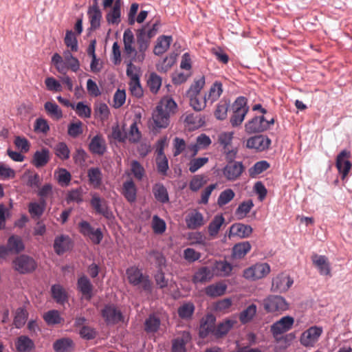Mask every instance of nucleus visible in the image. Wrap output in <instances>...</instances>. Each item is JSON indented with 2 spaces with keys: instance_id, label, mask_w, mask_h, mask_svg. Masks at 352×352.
Returning a JSON list of instances; mask_svg holds the SVG:
<instances>
[{
  "instance_id": "49",
  "label": "nucleus",
  "mask_w": 352,
  "mask_h": 352,
  "mask_svg": "<svg viewBox=\"0 0 352 352\" xmlns=\"http://www.w3.org/2000/svg\"><path fill=\"white\" fill-rule=\"evenodd\" d=\"M54 153L62 160H67L70 157V150L67 144L63 142H58L54 146Z\"/></svg>"
},
{
  "instance_id": "33",
  "label": "nucleus",
  "mask_w": 352,
  "mask_h": 352,
  "mask_svg": "<svg viewBox=\"0 0 352 352\" xmlns=\"http://www.w3.org/2000/svg\"><path fill=\"white\" fill-rule=\"evenodd\" d=\"M89 182L94 188H98L102 184V173L98 167H91L87 170Z\"/></svg>"
},
{
  "instance_id": "41",
  "label": "nucleus",
  "mask_w": 352,
  "mask_h": 352,
  "mask_svg": "<svg viewBox=\"0 0 352 352\" xmlns=\"http://www.w3.org/2000/svg\"><path fill=\"white\" fill-rule=\"evenodd\" d=\"M257 311L256 305L254 304L250 305L239 314L240 322L245 324L250 322L255 316Z\"/></svg>"
},
{
  "instance_id": "9",
  "label": "nucleus",
  "mask_w": 352,
  "mask_h": 352,
  "mask_svg": "<svg viewBox=\"0 0 352 352\" xmlns=\"http://www.w3.org/2000/svg\"><path fill=\"white\" fill-rule=\"evenodd\" d=\"M13 267L20 274H28L33 272L37 267L35 260L27 255H20L13 260Z\"/></svg>"
},
{
  "instance_id": "28",
  "label": "nucleus",
  "mask_w": 352,
  "mask_h": 352,
  "mask_svg": "<svg viewBox=\"0 0 352 352\" xmlns=\"http://www.w3.org/2000/svg\"><path fill=\"white\" fill-rule=\"evenodd\" d=\"M15 347L18 352H31L35 348V344L28 336H20L15 342Z\"/></svg>"
},
{
  "instance_id": "44",
  "label": "nucleus",
  "mask_w": 352,
  "mask_h": 352,
  "mask_svg": "<svg viewBox=\"0 0 352 352\" xmlns=\"http://www.w3.org/2000/svg\"><path fill=\"white\" fill-rule=\"evenodd\" d=\"M254 206L252 199L241 202L235 211V215L238 219H244Z\"/></svg>"
},
{
  "instance_id": "3",
  "label": "nucleus",
  "mask_w": 352,
  "mask_h": 352,
  "mask_svg": "<svg viewBox=\"0 0 352 352\" xmlns=\"http://www.w3.org/2000/svg\"><path fill=\"white\" fill-rule=\"evenodd\" d=\"M126 274L129 283L133 286L141 285L143 290L151 292L152 290V284L148 276L144 275L142 270L136 266L129 267Z\"/></svg>"
},
{
  "instance_id": "16",
  "label": "nucleus",
  "mask_w": 352,
  "mask_h": 352,
  "mask_svg": "<svg viewBox=\"0 0 352 352\" xmlns=\"http://www.w3.org/2000/svg\"><path fill=\"white\" fill-rule=\"evenodd\" d=\"M271 140L267 136L258 135L248 139L246 146L256 151H263L269 148Z\"/></svg>"
},
{
  "instance_id": "37",
  "label": "nucleus",
  "mask_w": 352,
  "mask_h": 352,
  "mask_svg": "<svg viewBox=\"0 0 352 352\" xmlns=\"http://www.w3.org/2000/svg\"><path fill=\"white\" fill-rule=\"evenodd\" d=\"M69 238L67 236L60 235L56 237L54 243V250L58 255L64 254L69 249Z\"/></svg>"
},
{
  "instance_id": "38",
  "label": "nucleus",
  "mask_w": 352,
  "mask_h": 352,
  "mask_svg": "<svg viewBox=\"0 0 352 352\" xmlns=\"http://www.w3.org/2000/svg\"><path fill=\"white\" fill-rule=\"evenodd\" d=\"M160 318L154 314H151L144 322V331L147 333H156L160 329Z\"/></svg>"
},
{
  "instance_id": "25",
  "label": "nucleus",
  "mask_w": 352,
  "mask_h": 352,
  "mask_svg": "<svg viewBox=\"0 0 352 352\" xmlns=\"http://www.w3.org/2000/svg\"><path fill=\"white\" fill-rule=\"evenodd\" d=\"M51 294L56 303L64 305L68 301V294L60 284H54L51 287Z\"/></svg>"
},
{
  "instance_id": "6",
  "label": "nucleus",
  "mask_w": 352,
  "mask_h": 352,
  "mask_svg": "<svg viewBox=\"0 0 352 352\" xmlns=\"http://www.w3.org/2000/svg\"><path fill=\"white\" fill-rule=\"evenodd\" d=\"M270 270L268 263H257L243 271V277L248 280H256L265 277Z\"/></svg>"
},
{
  "instance_id": "12",
  "label": "nucleus",
  "mask_w": 352,
  "mask_h": 352,
  "mask_svg": "<svg viewBox=\"0 0 352 352\" xmlns=\"http://www.w3.org/2000/svg\"><path fill=\"white\" fill-rule=\"evenodd\" d=\"M267 130V120L263 115L254 116L245 124V131L248 134L259 133Z\"/></svg>"
},
{
  "instance_id": "55",
  "label": "nucleus",
  "mask_w": 352,
  "mask_h": 352,
  "mask_svg": "<svg viewBox=\"0 0 352 352\" xmlns=\"http://www.w3.org/2000/svg\"><path fill=\"white\" fill-rule=\"evenodd\" d=\"M156 166L157 172L162 176L167 175V171L169 168L168 160L166 155L156 156Z\"/></svg>"
},
{
  "instance_id": "50",
  "label": "nucleus",
  "mask_w": 352,
  "mask_h": 352,
  "mask_svg": "<svg viewBox=\"0 0 352 352\" xmlns=\"http://www.w3.org/2000/svg\"><path fill=\"white\" fill-rule=\"evenodd\" d=\"M195 311V305L192 302H186L181 305L177 310L179 316L182 319H189Z\"/></svg>"
},
{
  "instance_id": "30",
  "label": "nucleus",
  "mask_w": 352,
  "mask_h": 352,
  "mask_svg": "<svg viewBox=\"0 0 352 352\" xmlns=\"http://www.w3.org/2000/svg\"><path fill=\"white\" fill-rule=\"evenodd\" d=\"M77 287L86 299L90 300L92 298L93 285L86 276H82L78 279Z\"/></svg>"
},
{
  "instance_id": "61",
  "label": "nucleus",
  "mask_w": 352,
  "mask_h": 352,
  "mask_svg": "<svg viewBox=\"0 0 352 352\" xmlns=\"http://www.w3.org/2000/svg\"><path fill=\"white\" fill-rule=\"evenodd\" d=\"M76 114L81 118H89L91 115V108L83 102H78L74 105Z\"/></svg>"
},
{
  "instance_id": "27",
  "label": "nucleus",
  "mask_w": 352,
  "mask_h": 352,
  "mask_svg": "<svg viewBox=\"0 0 352 352\" xmlns=\"http://www.w3.org/2000/svg\"><path fill=\"white\" fill-rule=\"evenodd\" d=\"M153 194L155 199L161 204L169 202V195L167 188L160 182L155 184L152 188Z\"/></svg>"
},
{
  "instance_id": "4",
  "label": "nucleus",
  "mask_w": 352,
  "mask_h": 352,
  "mask_svg": "<svg viewBox=\"0 0 352 352\" xmlns=\"http://www.w3.org/2000/svg\"><path fill=\"white\" fill-rule=\"evenodd\" d=\"M263 308L267 313L281 314L289 309V303L281 296L270 295L263 300Z\"/></svg>"
},
{
  "instance_id": "7",
  "label": "nucleus",
  "mask_w": 352,
  "mask_h": 352,
  "mask_svg": "<svg viewBox=\"0 0 352 352\" xmlns=\"http://www.w3.org/2000/svg\"><path fill=\"white\" fill-rule=\"evenodd\" d=\"M100 313L107 325H114L124 320L122 311L113 304L105 305Z\"/></svg>"
},
{
  "instance_id": "19",
  "label": "nucleus",
  "mask_w": 352,
  "mask_h": 352,
  "mask_svg": "<svg viewBox=\"0 0 352 352\" xmlns=\"http://www.w3.org/2000/svg\"><path fill=\"white\" fill-rule=\"evenodd\" d=\"M136 37L138 50L142 54L141 60H142L144 58V52L147 50L151 40L149 36L146 34L145 26L138 30Z\"/></svg>"
},
{
  "instance_id": "29",
  "label": "nucleus",
  "mask_w": 352,
  "mask_h": 352,
  "mask_svg": "<svg viewBox=\"0 0 352 352\" xmlns=\"http://www.w3.org/2000/svg\"><path fill=\"white\" fill-rule=\"evenodd\" d=\"M173 41L172 36L162 35L157 38L153 52L155 55L160 56L166 52Z\"/></svg>"
},
{
  "instance_id": "34",
  "label": "nucleus",
  "mask_w": 352,
  "mask_h": 352,
  "mask_svg": "<svg viewBox=\"0 0 352 352\" xmlns=\"http://www.w3.org/2000/svg\"><path fill=\"white\" fill-rule=\"evenodd\" d=\"M91 28L96 30L100 26L102 19V12L99 8L89 7L87 11Z\"/></svg>"
},
{
  "instance_id": "48",
  "label": "nucleus",
  "mask_w": 352,
  "mask_h": 352,
  "mask_svg": "<svg viewBox=\"0 0 352 352\" xmlns=\"http://www.w3.org/2000/svg\"><path fill=\"white\" fill-rule=\"evenodd\" d=\"M83 124L81 121L77 120L70 122L67 126V134L72 138H77L83 133Z\"/></svg>"
},
{
  "instance_id": "35",
  "label": "nucleus",
  "mask_w": 352,
  "mask_h": 352,
  "mask_svg": "<svg viewBox=\"0 0 352 352\" xmlns=\"http://www.w3.org/2000/svg\"><path fill=\"white\" fill-rule=\"evenodd\" d=\"M7 246L10 252L14 254H18L25 248L21 238L17 235H12L8 238Z\"/></svg>"
},
{
  "instance_id": "60",
  "label": "nucleus",
  "mask_w": 352,
  "mask_h": 352,
  "mask_svg": "<svg viewBox=\"0 0 352 352\" xmlns=\"http://www.w3.org/2000/svg\"><path fill=\"white\" fill-rule=\"evenodd\" d=\"M65 44L67 47H69L72 52L78 51V41L75 34L72 30H67L66 32Z\"/></svg>"
},
{
  "instance_id": "8",
  "label": "nucleus",
  "mask_w": 352,
  "mask_h": 352,
  "mask_svg": "<svg viewBox=\"0 0 352 352\" xmlns=\"http://www.w3.org/2000/svg\"><path fill=\"white\" fill-rule=\"evenodd\" d=\"M79 232L85 237L91 240V241L96 245L101 243L103 239V234L101 228H98L95 229L87 221L82 220L78 223Z\"/></svg>"
},
{
  "instance_id": "53",
  "label": "nucleus",
  "mask_w": 352,
  "mask_h": 352,
  "mask_svg": "<svg viewBox=\"0 0 352 352\" xmlns=\"http://www.w3.org/2000/svg\"><path fill=\"white\" fill-rule=\"evenodd\" d=\"M43 319L48 325L58 324L62 320L59 312L55 309L46 312L43 316Z\"/></svg>"
},
{
  "instance_id": "20",
  "label": "nucleus",
  "mask_w": 352,
  "mask_h": 352,
  "mask_svg": "<svg viewBox=\"0 0 352 352\" xmlns=\"http://www.w3.org/2000/svg\"><path fill=\"white\" fill-rule=\"evenodd\" d=\"M75 343L70 338H62L53 343V349L55 352H74Z\"/></svg>"
},
{
  "instance_id": "11",
  "label": "nucleus",
  "mask_w": 352,
  "mask_h": 352,
  "mask_svg": "<svg viewBox=\"0 0 352 352\" xmlns=\"http://www.w3.org/2000/svg\"><path fill=\"white\" fill-rule=\"evenodd\" d=\"M90 204L97 214L102 215L107 219H111L113 217V213L109 208L106 200L100 197L97 193L91 195Z\"/></svg>"
},
{
  "instance_id": "51",
  "label": "nucleus",
  "mask_w": 352,
  "mask_h": 352,
  "mask_svg": "<svg viewBox=\"0 0 352 352\" xmlns=\"http://www.w3.org/2000/svg\"><path fill=\"white\" fill-rule=\"evenodd\" d=\"M78 333L80 337L85 340H94L98 335L96 329L89 325L82 327Z\"/></svg>"
},
{
  "instance_id": "32",
  "label": "nucleus",
  "mask_w": 352,
  "mask_h": 352,
  "mask_svg": "<svg viewBox=\"0 0 352 352\" xmlns=\"http://www.w3.org/2000/svg\"><path fill=\"white\" fill-rule=\"evenodd\" d=\"M249 241H243L235 244L232 248V256L235 259L243 258L251 250Z\"/></svg>"
},
{
  "instance_id": "58",
  "label": "nucleus",
  "mask_w": 352,
  "mask_h": 352,
  "mask_svg": "<svg viewBox=\"0 0 352 352\" xmlns=\"http://www.w3.org/2000/svg\"><path fill=\"white\" fill-rule=\"evenodd\" d=\"M205 85V77L201 76L199 79L195 80L194 82L190 85L189 89L187 91V96H198L204 87Z\"/></svg>"
},
{
  "instance_id": "62",
  "label": "nucleus",
  "mask_w": 352,
  "mask_h": 352,
  "mask_svg": "<svg viewBox=\"0 0 352 352\" xmlns=\"http://www.w3.org/2000/svg\"><path fill=\"white\" fill-rule=\"evenodd\" d=\"M53 195V186L52 184L47 183L45 184L43 186H41L37 191V195L39 197V200L44 202H46L47 198L52 196Z\"/></svg>"
},
{
  "instance_id": "13",
  "label": "nucleus",
  "mask_w": 352,
  "mask_h": 352,
  "mask_svg": "<svg viewBox=\"0 0 352 352\" xmlns=\"http://www.w3.org/2000/svg\"><path fill=\"white\" fill-rule=\"evenodd\" d=\"M245 170L242 162L228 163L222 170L223 176L228 181H235L240 177Z\"/></svg>"
},
{
  "instance_id": "1",
  "label": "nucleus",
  "mask_w": 352,
  "mask_h": 352,
  "mask_svg": "<svg viewBox=\"0 0 352 352\" xmlns=\"http://www.w3.org/2000/svg\"><path fill=\"white\" fill-rule=\"evenodd\" d=\"M177 107L175 100L168 96L162 98L153 111L152 118L156 128H166L169 124V118Z\"/></svg>"
},
{
  "instance_id": "2",
  "label": "nucleus",
  "mask_w": 352,
  "mask_h": 352,
  "mask_svg": "<svg viewBox=\"0 0 352 352\" xmlns=\"http://www.w3.org/2000/svg\"><path fill=\"white\" fill-rule=\"evenodd\" d=\"M249 111L248 100L243 96L236 98L231 106L230 122L233 127L240 126Z\"/></svg>"
},
{
  "instance_id": "17",
  "label": "nucleus",
  "mask_w": 352,
  "mask_h": 352,
  "mask_svg": "<svg viewBox=\"0 0 352 352\" xmlns=\"http://www.w3.org/2000/svg\"><path fill=\"white\" fill-rule=\"evenodd\" d=\"M50 160V152L48 148H43L36 151L32 157L31 163L36 168L45 166Z\"/></svg>"
},
{
  "instance_id": "14",
  "label": "nucleus",
  "mask_w": 352,
  "mask_h": 352,
  "mask_svg": "<svg viewBox=\"0 0 352 352\" xmlns=\"http://www.w3.org/2000/svg\"><path fill=\"white\" fill-rule=\"evenodd\" d=\"M294 280L288 275L281 273L272 279L271 290L273 292H285L293 285Z\"/></svg>"
},
{
  "instance_id": "57",
  "label": "nucleus",
  "mask_w": 352,
  "mask_h": 352,
  "mask_svg": "<svg viewBox=\"0 0 352 352\" xmlns=\"http://www.w3.org/2000/svg\"><path fill=\"white\" fill-rule=\"evenodd\" d=\"M131 171L134 177L138 180H142L145 175V169L143 166L137 160H133L131 162Z\"/></svg>"
},
{
  "instance_id": "10",
  "label": "nucleus",
  "mask_w": 352,
  "mask_h": 352,
  "mask_svg": "<svg viewBox=\"0 0 352 352\" xmlns=\"http://www.w3.org/2000/svg\"><path fill=\"white\" fill-rule=\"evenodd\" d=\"M294 321V318L292 316H285L274 322L270 327V331L273 337L276 338L278 336L291 330Z\"/></svg>"
},
{
  "instance_id": "18",
  "label": "nucleus",
  "mask_w": 352,
  "mask_h": 352,
  "mask_svg": "<svg viewBox=\"0 0 352 352\" xmlns=\"http://www.w3.org/2000/svg\"><path fill=\"white\" fill-rule=\"evenodd\" d=\"M314 265L318 268L320 275H329L331 267L327 256L324 255L314 254L311 256Z\"/></svg>"
},
{
  "instance_id": "45",
  "label": "nucleus",
  "mask_w": 352,
  "mask_h": 352,
  "mask_svg": "<svg viewBox=\"0 0 352 352\" xmlns=\"http://www.w3.org/2000/svg\"><path fill=\"white\" fill-rule=\"evenodd\" d=\"M225 219L222 214L214 216L208 227L209 234L211 236L217 235Z\"/></svg>"
},
{
  "instance_id": "54",
  "label": "nucleus",
  "mask_w": 352,
  "mask_h": 352,
  "mask_svg": "<svg viewBox=\"0 0 352 352\" xmlns=\"http://www.w3.org/2000/svg\"><path fill=\"white\" fill-rule=\"evenodd\" d=\"M147 83L151 91L156 94L162 85V78L153 72L150 74Z\"/></svg>"
},
{
  "instance_id": "42",
  "label": "nucleus",
  "mask_w": 352,
  "mask_h": 352,
  "mask_svg": "<svg viewBox=\"0 0 352 352\" xmlns=\"http://www.w3.org/2000/svg\"><path fill=\"white\" fill-rule=\"evenodd\" d=\"M47 203L39 200V202H30L28 205V211L32 218L41 217L46 208Z\"/></svg>"
},
{
  "instance_id": "52",
  "label": "nucleus",
  "mask_w": 352,
  "mask_h": 352,
  "mask_svg": "<svg viewBox=\"0 0 352 352\" xmlns=\"http://www.w3.org/2000/svg\"><path fill=\"white\" fill-rule=\"evenodd\" d=\"M209 158L207 157L192 158L188 163L189 171L192 173H195L207 164Z\"/></svg>"
},
{
  "instance_id": "39",
  "label": "nucleus",
  "mask_w": 352,
  "mask_h": 352,
  "mask_svg": "<svg viewBox=\"0 0 352 352\" xmlns=\"http://www.w3.org/2000/svg\"><path fill=\"white\" fill-rule=\"evenodd\" d=\"M221 82L215 81L210 88L208 94L205 95L206 96V100L210 101V103L217 100L223 92Z\"/></svg>"
},
{
  "instance_id": "24",
  "label": "nucleus",
  "mask_w": 352,
  "mask_h": 352,
  "mask_svg": "<svg viewBox=\"0 0 352 352\" xmlns=\"http://www.w3.org/2000/svg\"><path fill=\"white\" fill-rule=\"evenodd\" d=\"M122 0H115L113 8L107 14L106 19L109 24H119L121 18Z\"/></svg>"
},
{
  "instance_id": "15",
  "label": "nucleus",
  "mask_w": 352,
  "mask_h": 352,
  "mask_svg": "<svg viewBox=\"0 0 352 352\" xmlns=\"http://www.w3.org/2000/svg\"><path fill=\"white\" fill-rule=\"evenodd\" d=\"M351 153L346 150H342L337 156L336 166L338 172L341 174L342 180L347 176L350 171L352 164L347 159L350 157Z\"/></svg>"
},
{
  "instance_id": "46",
  "label": "nucleus",
  "mask_w": 352,
  "mask_h": 352,
  "mask_svg": "<svg viewBox=\"0 0 352 352\" xmlns=\"http://www.w3.org/2000/svg\"><path fill=\"white\" fill-rule=\"evenodd\" d=\"M28 314L23 307H19L16 309L13 324L17 329H21L26 322Z\"/></svg>"
},
{
  "instance_id": "23",
  "label": "nucleus",
  "mask_w": 352,
  "mask_h": 352,
  "mask_svg": "<svg viewBox=\"0 0 352 352\" xmlns=\"http://www.w3.org/2000/svg\"><path fill=\"white\" fill-rule=\"evenodd\" d=\"M122 194L129 202L133 203L135 201L137 198V188L131 179L123 183Z\"/></svg>"
},
{
  "instance_id": "56",
  "label": "nucleus",
  "mask_w": 352,
  "mask_h": 352,
  "mask_svg": "<svg viewBox=\"0 0 352 352\" xmlns=\"http://www.w3.org/2000/svg\"><path fill=\"white\" fill-rule=\"evenodd\" d=\"M269 167L270 164L265 160L257 162L249 169V175L251 177H254L266 170Z\"/></svg>"
},
{
  "instance_id": "31",
  "label": "nucleus",
  "mask_w": 352,
  "mask_h": 352,
  "mask_svg": "<svg viewBox=\"0 0 352 352\" xmlns=\"http://www.w3.org/2000/svg\"><path fill=\"white\" fill-rule=\"evenodd\" d=\"M235 323L236 321L234 320L226 319L217 325L212 330V333L215 337L222 338L230 331Z\"/></svg>"
},
{
  "instance_id": "40",
  "label": "nucleus",
  "mask_w": 352,
  "mask_h": 352,
  "mask_svg": "<svg viewBox=\"0 0 352 352\" xmlns=\"http://www.w3.org/2000/svg\"><path fill=\"white\" fill-rule=\"evenodd\" d=\"M212 276L211 271L208 267H201L195 273L192 280L195 284L204 283L210 280Z\"/></svg>"
},
{
  "instance_id": "36",
  "label": "nucleus",
  "mask_w": 352,
  "mask_h": 352,
  "mask_svg": "<svg viewBox=\"0 0 352 352\" xmlns=\"http://www.w3.org/2000/svg\"><path fill=\"white\" fill-rule=\"evenodd\" d=\"M227 285L223 283L212 284L206 287L205 292L208 296L215 298L225 294Z\"/></svg>"
},
{
  "instance_id": "59",
  "label": "nucleus",
  "mask_w": 352,
  "mask_h": 352,
  "mask_svg": "<svg viewBox=\"0 0 352 352\" xmlns=\"http://www.w3.org/2000/svg\"><path fill=\"white\" fill-rule=\"evenodd\" d=\"M129 90L131 94L136 98H139L143 96V89L140 85V78L135 76L133 80H130Z\"/></svg>"
},
{
  "instance_id": "43",
  "label": "nucleus",
  "mask_w": 352,
  "mask_h": 352,
  "mask_svg": "<svg viewBox=\"0 0 352 352\" xmlns=\"http://www.w3.org/2000/svg\"><path fill=\"white\" fill-rule=\"evenodd\" d=\"M44 109L50 116L56 120H60L63 117L62 110L58 105L54 102H46L44 104Z\"/></svg>"
},
{
  "instance_id": "47",
  "label": "nucleus",
  "mask_w": 352,
  "mask_h": 352,
  "mask_svg": "<svg viewBox=\"0 0 352 352\" xmlns=\"http://www.w3.org/2000/svg\"><path fill=\"white\" fill-rule=\"evenodd\" d=\"M230 102L222 100L217 105L214 111V116L217 120H223L227 118Z\"/></svg>"
},
{
  "instance_id": "64",
  "label": "nucleus",
  "mask_w": 352,
  "mask_h": 352,
  "mask_svg": "<svg viewBox=\"0 0 352 352\" xmlns=\"http://www.w3.org/2000/svg\"><path fill=\"white\" fill-rule=\"evenodd\" d=\"M95 113L100 120L104 121L109 118L110 111L107 104L100 102L96 105Z\"/></svg>"
},
{
  "instance_id": "5",
  "label": "nucleus",
  "mask_w": 352,
  "mask_h": 352,
  "mask_svg": "<svg viewBox=\"0 0 352 352\" xmlns=\"http://www.w3.org/2000/svg\"><path fill=\"white\" fill-rule=\"evenodd\" d=\"M323 329L320 326H311L303 331L299 338L301 345L306 348L314 347L322 334Z\"/></svg>"
},
{
  "instance_id": "26",
  "label": "nucleus",
  "mask_w": 352,
  "mask_h": 352,
  "mask_svg": "<svg viewBox=\"0 0 352 352\" xmlns=\"http://www.w3.org/2000/svg\"><path fill=\"white\" fill-rule=\"evenodd\" d=\"M186 223L188 229H197L204 225V216L200 212L195 210L186 216Z\"/></svg>"
},
{
  "instance_id": "63",
  "label": "nucleus",
  "mask_w": 352,
  "mask_h": 352,
  "mask_svg": "<svg viewBox=\"0 0 352 352\" xmlns=\"http://www.w3.org/2000/svg\"><path fill=\"white\" fill-rule=\"evenodd\" d=\"M215 268L219 274L222 276H228L232 270V265L226 261H221L217 262Z\"/></svg>"
},
{
  "instance_id": "21",
  "label": "nucleus",
  "mask_w": 352,
  "mask_h": 352,
  "mask_svg": "<svg viewBox=\"0 0 352 352\" xmlns=\"http://www.w3.org/2000/svg\"><path fill=\"white\" fill-rule=\"evenodd\" d=\"M89 151L95 155H102L106 152L105 140L100 135H95L89 144Z\"/></svg>"
},
{
  "instance_id": "22",
  "label": "nucleus",
  "mask_w": 352,
  "mask_h": 352,
  "mask_svg": "<svg viewBox=\"0 0 352 352\" xmlns=\"http://www.w3.org/2000/svg\"><path fill=\"white\" fill-rule=\"evenodd\" d=\"M253 229L249 225L235 223L230 228V235L237 236L241 239L248 238L252 233Z\"/></svg>"
}]
</instances>
